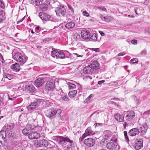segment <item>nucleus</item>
I'll list each match as a JSON object with an SVG mask.
<instances>
[{
    "label": "nucleus",
    "instance_id": "obj_41",
    "mask_svg": "<svg viewBox=\"0 0 150 150\" xmlns=\"http://www.w3.org/2000/svg\"><path fill=\"white\" fill-rule=\"evenodd\" d=\"M96 8L103 11H107V10L106 9V8H105L104 6H96Z\"/></svg>",
    "mask_w": 150,
    "mask_h": 150
},
{
    "label": "nucleus",
    "instance_id": "obj_45",
    "mask_svg": "<svg viewBox=\"0 0 150 150\" xmlns=\"http://www.w3.org/2000/svg\"><path fill=\"white\" fill-rule=\"evenodd\" d=\"M82 13L83 16L86 17H88L89 16V14L86 11H83Z\"/></svg>",
    "mask_w": 150,
    "mask_h": 150
},
{
    "label": "nucleus",
    "instance_id": "obj_50",
    "mask_svg": "<svg viewBox=\"0 0 150 150\" xmlns=\"http://www.w3.org/2000/svg\"><path fill=\"white\" fill-rule=\"evenodd\" d=\"M137 41L135 40H133L131 41L132 43L134 45L137 44Z\"/></svg>",
    "mask_w": 150,
    "mask_h": 150
},
{
    "label": "nucleus",
    "instance_id": "obj_5",
    "mask_svg": "<svg viewBox=\"0 0 150 150\" xmlns=\"http://www.w3.org/2000/svg\"><path fill=\"white\" fill-rule=\"evenodd\" d=\"M52 50L51 55L52 57L57 59H62L64 58V54L62 52L53 48H52Z\"/></svg>",
    "mask_w": 150,
    "mask_h": 150
},
{
    "label": "nucleus",
    "instance_id": "obj_24",
    "mask_svg": "<svg viewBox=\"0 0 150 150\" xmlns=\"http://www.w3.org/2000/svg\"><path fill=\"white\" fill-rule=\"evenodd\" d=\"M14 125L13 123H11L9 124H6L4 127V130L5 131H8L12 129L14 127Z\"/></svg>",
    "mask_w": 150,
    "mask_h": 150
},
{
    "label": "nucleus",
    "instance_id": "obj_25",
    "mask_svg": "<svg viewBox=\"0 0 150 150\" xmlns=\"http://www.w3.org/2000/svg\"><path fill=\"white\" fill-rule=\"evenodd\" d=\"M75 23L72 21L67 23L65 25V27L68 29L72 28L75 26Z\"/></svg>",
    "mask_w": 150,
    "mask_h": 150
},
{
    "label": "nucleus",
    "instance_id": "obj_61",
    "mask_svg": "<svg viewBox=\"0 0 150 150\" xmlns=\"http://www.w3.org/2000/svg\"><path fill=\"white\" fill-rule=\"evenodd\" d=\"M35 47H36L38 49H40L42 47V46L38 45H37L35 46Z\"/></svg>",
    "mask_w": 150,
    "mask_h": 150
},
{
    "label": "nucleus",
    "instance_id": "obj_13",
    "mask_svg": "<svg viewBox=\"0 0 150 150\" xmlns=\"http://www.w3.org/2000/svg\"><path fill=\"white\" fill-rule=\"evenodd\" d=\"M39 16L40 18L43 21H52V18L51 16L46 13L40 12Z\"/></svg>",
    "mask_w": 150,
    "mask_h": 150
},
{
    "label": "nucleus",
    "instance_id": "obj_51",
    "mask_svg": "<svg viewBox=\"0 0 150 150\" xmlns=\"http://www.w3.org/2000/svg\"><path fill=\"white\" fill-rule=\"evenodd\" d=\"M126 54V53L125 52H122L120 53H119L118 54V56H123L125 54Z\"/></svg>",
    "mask_w": 150,
    "mask_h": 150
},
{
    "label": "nucleus",
    "instance_id": "obj_60",
    "mask_svg": "<svg viewBox=\"0 0 150 150\" xmlns=\"http://www.w3.org/2000/svg\"><path fill=\"white\" fill-rule=\"evenodd\" d=\"M99 32L101 36H103L105 35L104 33L102 31H99Z\"/></svg>",
    "mask_w": 150,
    "mask_h": 150
},
{
    "label": "nucleus",
    "instance_id": "obj_32",
    "mask_svg": "<svg viewBox=\"0 0 150 150\" xmlns=\"http://www.w3.org/2000/svg\"><path fill=\"white\" fill-rule=\"evenodd\" d=\"M5 15L4 10L0 9V23L3 20V17Z\"/></svg>",
    "mask_w": 150,
    "mask_h": 150
},
{
    "label": "nucleus",
    "instance_id": "obj_7",
    "mask_svg": "<svg viewBox=\"0 0 150 150\" xmlns=\"http://www.w3.org/2000/svg\"><path fill=\"white\" fill-rule=\"evenodd\" d=\"M61 110L59 109L56 110L54 109H50L45 112L46 116L49 118H53L54 117L57 112H61Z\"/></svg>",
    "mask_w": 150,
    "mask_h": 150
},
{
    "label": "nucleus",
    "instance_id": "obj_29",
    "mask_svg": "<svg viewBox=\"0 0 150 150\" xmlns=\"http://www.w3.org/2000/svg\"><path fill=\"white\" fill-rule=\"evenodd\" d=\"M40 143L42 147L47 146L48 145V141L45 139H42L40 140Z\"/></svg>",
    "mask_w": 150,
    "mask_h": 150
},
{
    "label": "nucleus",
    "instance_id": "obj_53",
    "mask_svg": "<svg viewBox=\"0 0 150 150\" xmlns=\"http://www.w3.org/2000/svg\"><path fill=\"white\" fill-rule=\"evenodd\" d=\"M134 99L136 101L137 103H138V100L139 99V98L137 97L136 96H134Z\"/></svg>",
    "mask_w": 150,
    "mask_h": 150
},
{
    "label": "nucleus",
    "instance_id": "obj_34",
    "mask_svg": "<svg viewBox=\"0 0 150 150\" xmlns=\"http://www.w3.org/2000/svg\"><path fill=\"white\" fill-rule=\"evenodd\" d=\"M13 78V77L12 75L9 74H6L5 75H4L3 77V78H2V80H4V79H8V80H11Z\"/></svg>",
    "mask_w": 150,
    "mask_h": 150
},
{
    "label": "nucleus",
    "instance_id": "obj_59",
    "mask_svg": "<svg viewBox=\"0 0 150 150\" xmlns=\"http://www.w3.org/2000/svg\"><path fill=\"white\" fill-rule=\"evenodd\" d=\"M74 54L75 55L78 57H82V56L79 55L78 54H77V53H74Z\"/></svg>",
    "mask_w": 150,
    "mask_h": 150
},
{
    "label": "nucleus",
    "instance_id": "obj_54",
    "mask_svg": "<svg viewBox=\"0 0 150 150\" xmlns=\"http://www.w3.org/2000/svg\"><path fill=\"white\" fill-rule=\"evenodd\" d=\"M146 50H144L141 51V54L145 55L146 54Z\"/></svg>",
    "mask_w": 150,
    "mask_h": 150
},
{
    "label": "nucleus",
    "instance_id": "obj_16",
    "mask_svg": "<svg viewBox=\"0 0 150 150\" xmlns=\"http://www.w3.org/2000/svg\"><path fill=\"white\" fill-rule=\"evenodd\" d=\"M82 38L85 40L89 39L90 36V31L87 30H84L82 31L81 33Z\"/></svg>",
    "mask_w": 150,
    "mask_h": 150
},
{
    "label": "nucleus",
    "instance_id": "obj_19",
    "mask_svg": "<svg viewBox=\"0 0 150 150\" xmlns=\"http://www.w3.org/2000/svg\"><path fill=\"white\" fill-rule=\"evenodd\" d=\"M39 102L38 101H35L31 103L27 107V109L29 110H30L32 109H34L35 108L38 107L39 104Z\"/></svg>",
    "mask_w": 150,
    "mask_h": 150
},
{
    "label": "nucleus",
    "instance_id": "obj_49",
    "mask_svg": "<svg viewBox=\"0 0 150 150\" xmlns=\"http://www.w3.org/2000/svg\"><path fill=\"white\" fill-rule=\"evenodd\" d=\"M86 136H84V134L81 137L79 138V141L80 142H82L84 138Z\"/></svg>",
    "mask_w": 150,
    "mask_h": 150
},
{
    "label": "nucleus",
    "instance_id": "obj_38",
    "mask_svg": "<svg viewBox=\"0 0 150 150\" xmlns=\"http://www.w3.org/2000/svg\"><path fill=\"white\" fill-rule=\"evenodd\" d=\"M34 145L37 147H42V146L41 145L40 140L39 141H35L34 143Z\"/></svg>",
    "mask_w": 150,
    "mask_h": 150
},
{
    "label": "nucleus",
    "instance_id": "obj_37",
    "mask_svg": "<svg viewBox=\"0 0 150 150\" xmlns=\"http://www.w3.org/2000/svg\"><path fill=\"white\" fill-rule=\"evenodd\" d=\"M43 0H32L31 3L36 6H38L40 4V1Z\"/></svg>",
    "mask_w": 150,
    "mask_h": 150
},
{
    "label": "nucleus",
    "instance_id": "obj_12",
    "mask_svg": "<svg viewBox=\"0 0 150 150\" xmlns=\"http://www.w3.org/2000/svg\"><path fill=\"white\" fill-rule=\"evenodd\" d=\"M83 143L86 146L91 147L94 146L95 141L94 139L89 138L85 139Z\"/></svg>",
    "mask_w": 150,
    "mask_h": 150
},
{
    "label": "nucleus",
    "instance_id": "obj_47",
    "mask_svg": "<svg viewBox=\"0 0 150 150\" xmlns=\"http://www.w3.org/2000/svg\"><path fill=\"white\" fill-rule=\"evenodd\" d=\"M62 99L63 100L66 101H68L69 99L67 96H65L62 97Z\"/></svg>",
    "mask_w": 150,
    "mask_h": 150
},
{
    "label": "nucleus",
    "instance_id": "obj_11",
    "mask_svg": "<svg viewBox=\"0 0 150 150\" xmlns=\"http://www.w3.org/2000/svg\"><path fill=\"white\" fill-rule=\"evenodd\" d=\"M47 78L46 77L38 78L35 81V85L37 87H40L46 81Z\"/></svg>",
    "mask_w": 150,
    "mask_h": 150
},
{
    "label": "nucleus",
    "instance_id": "obj_64",
    "mask_svg": "<svg viewBox=\"0 0 150 150\" xmlns=\"http://www.w3.org/2000/svg\"><path fill=\"white\" fill-rule=\"evenodd\" d=\"M0 61L2 63H3V61H4V59H3V57L2 56H1V57Z\"/></svg>",
    "mask_w": 150,
    "mask_h": 150
},
{
    "label": "nucleus",
    "instance_id": "obj_48",
    "mask_svg": "<svg viewBox=\"0 0 150 150\" xmlns=\"http://www.w3.org/2000/svg\"><path fill=\"white\" fill-rule=\"evenodd\" d=\"M16 98V96L13 97V98H11V97H10V96H8V99L12 101L15 100Z\"/></svg>",
    "mask_w": 150,
    "mask_h": 150
},
{
    "label": "nucleus",
    "instance_id": "obj_9",
    "mask_svg": "<svg viewBox=\"0 0 150 150\" xmlns=\"http://www.w3.org/2000/svg\"><path fill=\"white\" fill-rule=\"evenodd\" d=\"M55 11L57 15L59 16H64L66 13V9L63 6H60L57 7Z\"/></svg>",
    "mask_w": 150,
    "mask_h": 150
},
{
    "label": "nucleus",
    "instance_id": "obj_40",
    "mask_svg": "<svg viewBox=\"0 0 150 150\" xmlns=\"http://www.w3.org/2000/svg\"><path fill=\"white\" fill-rule=\"evenodd\" d=\"M125 140L127 142H129V139L127 136V132L126 131H124L123 132Z\"/></svg>",
    "mask_w": 150,
    "mask_h": 150
},
{
    "label": "nucleus",
    "instance_id": "obj_18",
    "mask_svg": "<svg viewBox=\"0 0 150 150\" xmlns=\"http://www.w3.org/2000/svg\"><path fill=\"white\" fill-rule=\"evenodd\" d=\"M139 133V131L137 128H133L129 130L128 133L130 136H134L138 135Z\"/></svg>",
    "mask_w": 150,
    "mask_h": 150
},
{
    "label": "nucleus",
    "instance_id": "obj_8",
    "mask_svg": "<svg viewBox=\"0 0 150 150\" xmlns=\"http://www.w3.org/2000/svg\"><path fill=\"white\" fill-rule=\"evenodd\" d=\"M143 140L142 138H137L134 144L132 143L133 146L137 150L141 149L143 146Z\"/></svg>",
    "mask_w": 150,
    "mask_h": 150
},
{
    "label": "nucleus",
    "instance_id": "obj_2",
    "mask_svg": "<svg viewBox=\"0 0 150 150\" xmlns=\"http://www.w3.org/2000/svg\"><path fill=\"white\" fill-rule=\"evenodd\" d=\"M99 64L96 61L91 62L90 64L85 66L83 69V72L86 74H90L93 73L94 70L99 68Z\"/></svg>",
    "mask_w": 150,
    "mask_h": 150
},
{
    "label": "nucleus",
    "instance_id": "obj_23",
    "mask_svg": "<svg viewBox=\"0 0 150 150\" xmlns=\"http://www.w3.org/2000/svg\"><path fill=\"white\" fill-rule=\"evenodd\" d=\"M94 133L91 127H88L85 130V132L83 134L84 136H88L93 135Z\"/></svg>",
    "mask_w": 150,
    "mask_h": 150
},
{
    "label": "nucleus",
    "instance_id": "obj_20",
    "mask_svg": "<svg viewBox=\"0 0 150 150\" xmlns=\"http://www.w3.org/2000/svg\"><path fill=\"white\" fill-rule=\"evenodd\" d=\"M117 145L113 142H110L107 143L106 146L107 148L110 150H115L117 147Z\"/></svg>",
    "mask_w": 150,
    "mask_h": 150
},
{
    "label": "nucleus",
    "instance_id": "obj_43",
    "mask_svg": "<svg viewBox=\"0 0 150 150\" xmlns=\"http://www.w3.org/2000/svg\"><path fill=\"white\" fill-rule=\"evenodd\" d=\"M138 60L137 58H134L131 59L130 61L131 63L132 64H134L135 63H138Z\"/></svg>",
    "mask_w": 150,
    "mask_h": 150
},
{
    "label": "nucleus",
    "instance_id": "obj_44",
    "mask_svg": "<svg viewBox=\"0 0 150 150\" xmlns=\"http://www.w3.org/2000/svg\"><path fill=\"white\" fill-rule=\"evenodd\" d=\"M111 141L112 142H114L116 143V142L117 140V136L116 135H114L112 137L111 139Z\"/></svg>",
    "mask_w": 150,
    "mask_h": 150
},
{
    "label": "nucleus",
    "instance_id": "obj_42",
    "mask_svg": "<svg viewBox=\"0 0 150 150\" xmlns=\"http://www.w3.org/2000/svg\"><path fill=\"white\" fill-rule=\"evenodd\" d=\"M0 6L3 9H4L5 8V4L2 0H0Z\"/></svg>",
    "mask_w": 150,
    "mask_h": 150
},
{
    "label": "nucleus",
    "instance_id": "obj_46",
    "mask_svg": "<svg viewBox=\"0 0 150 150\" xmlns=\"http://www.w3.org/2000/svg\"><path fill=\"white\" fill-rule=\"evenodd\" d=\"M40 27L39 26H37L35 28V31L37 33H39L40 31Z\"/></svg>",
    "mask_w": 150,
    "mask_h": 150
},
{
    "label": "nucleus",
    "instance_id": "obj_36",
    "mask_svg": "<svg viewBox=\"0 0 150 150\" xmlns=\"http://www.w3.org/2000/svg\"><path fill=\"white\" fill-rule=\"evenodd\" d=\"M67 84L68 85L69 89H74L76 88V85L73 83L69 82L67 83Z\"/></svg>",
    "mask_w": 150,
    "mask_h": 150
},
{
    "label": "nucleus",
    "instance_id": "obj_57",
    "mask_svg": "<svg viewBox=\"0 0 150 150\" xmlns=\"http://www.w3.org/2000/svg\"><path fill=\"white\" fill-rule=\"evenodd\" d=\"M103 125V124H102V123H95V124H94V125H95V127L97 126H101Z\"/></svg>",
    "mask_w": 150,
    "mask_h": 150
},
{
    "label": "nucleus",
    "instance_id": "obj_6",
    "mask_svg": "<svg viewBox=\"0 0 150 150\" xmlns=\"http://www.w3.org/2000/svg\"><path fill=\"white\" fill-rule=\"evenodd\" d=\"M22 87H23V90L28 91L30 93H33L35 91V88L34 86L32 84L27 83L22 84L20 86L18 87V88L20 90L21 89H22Z\"/></svg>",
    "mask_w": 150,
    "mask_h": 150
},
{
    "label": "nucleus",
    "instance_id": "obj_35",
    "mask_svg": "<svg viewBox=\"0 0 150 150\" xmlns=\"http://www.w3.org/2000/svg\"><path fill=\"white\" fill-rule=\"evenodd\" d=\"M94 95L93 94H91L90 96L87 98L84 101V103H88L91 101L92 98L93 97Z\"/></svg>",
    "mask_w": 150,
    "mask_h": 150
},
{
    "label": "nucleus",
    "instance_id": "obj_3",
    "mask_svg": "<svg viewBox=\"0 0 150 150\" xmlns=\"http://www.w3.org/2000/svg\"><path fill=\"white\" fill-rule=\"evenodd\" d=\"M34 129L35 131H40L42 130V127L39 126H35L33 125L28 124L26 127L22 130V132L24 135H28L32 132V130Z\"/></svg>",
    "mask_w": 150,
    "mask_h": 150
},
{
    "label": "nucleus",
    "instance_id": "obj_28",
    "mask_svg": "<svg viewBox=\"0 0 150 150\" xmlns=\"http://www.w3.org/2000/svg\"><path fill=\"white\" fill-rule=\"evenodd\" d=\"M97 39V35L95 33L93 34L90 37L89 40L91 41L96 42Z\"/></svg>",
    "mask_w": 150,
    "mask_h": 150
},
{
    "label": "nucleus",
    "instance_id": "obj_15",
    "mask_svg": "<svg viewBox=\"0 0 150 150\" xmlns=\"http://www.w3.org/2000/svg\"><path fill=\"white\" fill-rule=\"evenodd\" d=\"M148 127L146 123H144L142 125H141L139 129H138L139 132L141 135H144L146 132L147 130L148 129Z\"/></svg>",
    "mask_w": 150,
    "mask_h": 150
},
{
    "label": "nucleus",
    "instance_id": "obj_56",
    "mask_svg": "<svg viewBox=\"0 0 150 150\" xmlns=\"http://www.w3.org/2000/svg\"><path fill=\"white\" fill-rule=\"evenodd\" d=\"M138 8L137 7H135L134 8V11L136 13L137 15L139 14V13H138Z\"/></svg>",
    "mask_w": 150,
    "mask_h": 150
},
{
    "label": "nucleus",
    "instance_id": "obj_1",
    "mask_svg": "<svg viewBox=\"0 0 150 150\" xmlns=\"http://www.w3.org/2000/svg\"><path fill=\"white\" fill-rule=\"evenodd\" d=\"M59 140V143L62 146L65 150H75V148L72 146L73 141L68 137L57 136Z\"/></svg>",
    "mask_w": 150,
    "mask_h": 150
},
{
    "label": "nucleus",
    "instance_id": "obj_4",
    "mask_svg": "<svg viewBox=\"0 0 150 150\" xmlns=\"http://www.w3.org/2000/svg\"><path fill=\"white\" fill-rule=\"evenodd\" d=\"M13 59L21 65H23L26 62L28 57L22 55L21 53L17 52L14 55Z\"/></svg>",
    "mask_w": 150,
    "mask_h": 150
},
{
    "label": "nucleus",
    "instance_id": "obj_58",
    "mask_svg": "<svg viewBox=\"0 0 150 150\" xmlns=\"http://www.w3.org/2000/svg\"><path fill=\"white\" fill-rule=\"evenodd\" d=\"M92 50L96 52H98L99 49V48H92Z\"/></svg>",
    "mask_w": 150,
    "mask_h": 150
},
{
    "label": "nucleus",
    "instance_id": "obj_62",
    "mask_svg": "<svg viewBox=\"0 0 150 150\" xmlns=\"http://www.w3.org/2000/svg\"><path fill=\"white\" fill-rule=\"evenodd\" d=\"M123 126H124V127L125 128L126 127V126H127V124L126 122H125L124 123V124H123Z\"/></svg>",
    "mask_w": 150,
    "mask_h": 150
},
{
    "label": "nucleus",
    "instance_id": "obj_10",
    "mask_svg": "<svg viewBox=\"0 0 150 150\" xmlns=\"http://www.w3.org/2000/svg\"><path fill=\"white\" fill-rule=\"evenodd\" d=\"M37 131H36L35 132H30L28 135V136L29 139H38L40 137H45V135H41L40 134L36 132Z\"/></svg>",
    "mask_w": 150,
    "mask_h": 150
},
{
    "label": "nucleus",
    "instance_id": "obj_22",
    "mask_svg": "<svg viewBox=\"0 0 150 150\" xmlns=\"http://www.w3.org/2000/svg\"><path fill=\"white\" fill-rule=\"evenodd\" d=\"M11 68L13 71L16 72L19 71L21 69L20 66L18 63L13 64L11 66Z\"/></svg>",
    "mask_w": 150,
    "mask_h": 150
},
{
    "label": "nucleus",
    "instance_id": "obj_14",
    "mask_svg": "<svg viewBox=\"0 0 150 150\" xmlns=\"http://www.w3.org/2000/svg\"><path fill=\"white\" fill-rule=\"evenodd\" d=\"M55 87L54 83L52 81H47L45 89L46 90L52 91Z\"/></svg>",
    "mask_w": 150,
    "mask_h": 150
},
{
    "label": "nucleus",
    "instance_id": "obj_33",
    "mask_svg": "<svg viewBox=\"0 0 150 150\" xmlns=\"http://www.w3.org/2000/svg\"><path fill=\"white\" fill-rule=\"evenodd\" d=\"M48 5L45 4H41L40 6V8L42 11H45L47 10Z\"/></svg>",
    "mask_w": 150,
    "mask_h": 150
},
{
    "label": "nucleus",
    "instance_id": "obj_21",
    "mask_svg": "<svg viewBox=\"0 0 150 150\" xmlns=\"http://www.w3.org/2000/svg\"><path fill=\"white\" fill-rule=\"evenodd\" d=\"M115 120L119 122H122L124 120V117L123 115L119 113L115 114L114 115Z\"/></svg>",
    "mask_w": 150,
    "mask_h": 150
},
{
    "label": "nucleus",
    "instance_id": "obj_17",
    "mask_svg": "<svg viewBox=\"0 0 150 150\" xmlns=\"http://www.w3.org/2000/svg\"><path fill=\"white\" fill-rule=\"evenodd\" d=\"M135 114L134 112L132 110L128 111L127 114L125 117V119L127 121H130L132 120L133 118L135 116Z\"/></svg>",
    "mask_w": 150,
    "mask_h": 150
},
{
    "label": "nucleus",
    "instance_id": "obj_39",
    "mask_svg": "<svg viewBox=\"0 0 150 150\" xmlns=\"http://www.w3.org/2000/svg\"><path fill=\"white\" fill-rule=\"evenodd\" d=\"M67 6L68 9L71 11V13L72 15H74V10L72 7V6L70 4H67Z\"/></svg>",
    "mask_w": 150,
    "mask_h": 150
},
{
    "label": "nucleus",
    "instance_id": "obj_26",
    "mask_svg": "<svg viewBox=\"0 0 150 150\" xmlns=\"http://www.w3.org/2000/svg\"><path fill=\"white\" fill-rule=\"evenodd\" d=\"M6 137V132L4 130H1L0 132V142L2 141V140L5 141Z\"/></svg>",
    "mask_w": 150,
    "mask_h": 150
},
{
    "label": "nucleus",
    "instance_id": "obj_27",
    "mask_svg": "<svg viewBox=\"0 0 150 150\" xmlns=\"http://www.w3.org/2000/svg\"><path fill=\"white\" fill-rule=\"evenodd\" d=\"M73 38L75 41L80 40L81 38L80 35L77 33H75L73 35Z\"/></svg>",
    "mask_w": 150,
    "mask_h": 150
},
{
    "label": "nucleus",
    "instance_id": "obj_52",
    "mask_svg": "<svg viewBox=\"0 0 150 150\" xmlns=\"http://www.w3.org/2000/svg\"><path fill=\"white\" fill-rule=\"evenodd\" d=\"M105 81L104 80L100 81H98V83L99 85H100L101 84L103 83Z\"/></svg>",
    "mask_w": 150,
    "mask_h": 150
},
{
    "label": "nucleus",
    "instance_id": "obj_55",
    "mask_svg": "<svg viewBox=\"0 0 150 150\" xmlns=\"http://www.w3.org/2000/svg\"><path fill=\"white\" fill-rule=\"evenodd\" d=\"M25 18V16L23 17L20 20L18 21L17 22V24L19 23L20 22H22L24 19Z\"/></svg>",
    "mask_w": 150,
    "mask_h": 150
},
{
    "label": "nucleus",
    "instance_id": "obj_63",
    "mask_svg": "<svg viewBox=\"0 0 150 150\" xmlns=\"http://www.w3.org/2000/svg\"><path fill=\"white\" fill-rule=\"evenodd\" d=\"M111 99L117 101H118L119 100L117 98H112Z\"/></svg>",
    "mask_w": 150,
    "mask_h": 150
},
{
    "label": "nucleus",
    "instance_id": "obj_30",
    "mask_svg": "<svg viewBox=\"0 0 150 150\" xmlns=\"http://www.w3.org/2000/svg\"><path fill=\"white\" fill-rule=\"evenodd\" d=\"M77 93V90H74L70 91L68 93V95L71 98L74 97Z\"/></svg>",
    "mask_w": 150,
    "mask_h": 150
},
{
    "label": "nucleus",
    "instance_id": "obj_31",
    "mask_svg": "<svg viewBox=\"0 0 150 150\" xmlns=\"http://www.w3.org/2000/svg\"><path fill=\"white\" fill-rule=\"evenodd\" d=\"M100 17L101 19L103 20L106 21L107 22H110L111 20V17L108 16H103L102 15H101Z\"/></svg>",
    "mask_w": 150,
    "mask_h": 150
}]
</instances>
